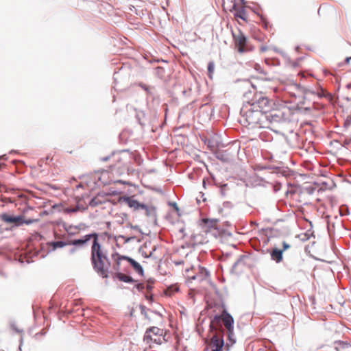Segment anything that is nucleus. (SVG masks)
<instances>
[{"instance_id": "31", "label": "nucleus", "mask_w": 351, "mask_h": 351, "mask_svg": "<svg viewBox=\"0 0 351 351\" xmlns=\"http://www.w3.org/2000/svg\"><path fill=\"white\" fill-rule=\"evenodd\" d=\"M78 210H79L78 207L76 206V207L72 208H66V210L68 213H75V212H77Z\"/></svg>"}, {"instance_id": "9", "label": "nucleus", "mask_w": 351, "mask_h": 351, "mask_svg": "<svg viewBox=\"0 0 351 351\" xmlns=\"http://www.w3.org/2000/svg\"><path fill=\"white\" fill-rule=\"evenodd\" d=\"M0 219L12 226H19L22 224V215L14 216L9 213H2L0 215Z\"/></svg>"}, {"instance_id": "34", "label": "nucleus", "mask_w": 351, "mask_h": 351, "mask_svg": "<svg viewBox=\"0 0 351 351\" xmlns=\"http://www.w3.org/2000/svg\"><path fill=\"white\" fill-rule=\"evenodd\" d=\"M50 160L51 161L52 160V158L50 157V156H47L45 158V162L46 164H48V161Z\"/></svg>"}, {"instance_id": "15", "label": "nucleus", "mask_w": 351, "mask_h": 351, "mask_svg": "<svg viewBox=\"0 0 351 351\" xmlns=\"http://www.w3.org/2000/svg\"><path fill=\"white\" fill-rule=\"evenodd\" d=\"M283 250L274 248L270 253L271 258L276 263H280L282 261Z\"/></svg>"}, {"instance_id": "13", "label": "nucleus", "mask_w": 351, "mask_h": 351, "mask_svg": "<svg viewBox=\"0 0 351 351\" xmlns=\"http://www.w3.org/2000/svg\"><path fill=\"white\" fill-rule=\"evenodd\" d=\"M112 259L114 262L113 263V269L119 271L121 269V263L122 261H127L128 256H121L117 252H114L112 254Z\"/></svg>"}, {"instance_id": "6", "label": "nucleus", "mask_w": 351, "mask_h": 351, "mask_svg": "<svg viewBox=\"0 0 351 351\" xmlns=\"http://www.w3.org/2000/svg\"><path fill=\"white\" fill-rule=\"evenodd\" d=\"M143 339L150 346L152 343L161 344L164 340L163 330L158 327H151L146 330Z\"/></svg>"}, {"instance_id": "16", "label": "nucleus", "mask_w": 351, "mask_h": 351, "mask_svg": "<svg viewBox=\"0 0 351 351\" xmlns=\"http://www.w3.org/2000/svg\"><path fill=\"white\" fill-rule=\"evenodd\" d=\"M311 93L316 95L319 98L325 97L328 100H330L332 98L331 95L326 93L322 88H317L315 90H311Z\"/></svg>"}, {"instance_id": "1", "label": "nucleus", "mask_w": 351, "mask_h": 351, "mask_svg": "<svg viewBox=\"0 0 351 351\" xmlns=\"http://www.w3.org/2000/svg\"><path fill=\"white\" fill-rule=\"evenodd\" d=\"M91 263L94 269L103 278L108 277V269L110 265L106 250L95 239L91 246Z\"/></svg>"}, {"instance_id": "11", "label": "nucleus", "mask_w": 351, "mask_h": 351, "mask_svg": "<svg viewBox=\"0 0 351 351\" xmlns=\"http://www.w3.org/2000/svg\"><path fill=\"white\" fill-rule=\"evenodd\" d=\"M119 202H124L128 205L129 207L138 210L139 208L149 210L148 206L145 204L139 203L137 200L134 199L133 197H120L119 198Z\"/></svg>"}, {"instance_id": "25", "label": "nucleus", "mask_w": 351, "mask_h": 351, "mask_svg": "<svg viewBox=\"0 0 351 351\" xmlns=\"http://www.w3.org/2000/svg\"><path fill=\"white\" fill-rule=\"evenodd\" d=\"M193 269V267L191 269L186 268L185 269V276L189 280H193L197 278V276L195 275H191V270Z\"/></svg>"}, {"instance_id": "10", "label": "nucleus", "mask_w": 351, "mask_h": 351, "mask_svg": "<svg viewBox=\"0 0 351 351\" xmlns=\"http://www.w3.org/2000/svg\"><path fill=\"white\" fill-rule=\"evenodd\" d=\"M95 239L98 240V234L96 233H92L84 235L81 239L71 240L68 243V244L82 247L86 245L90 240L93 241Z\"/></svg>"}, {"instance_id": "36", "label": "nucleus", "mask_w": 351, "mask_h": 351, "mask_svg": "<svg viewBox=\"0 0 351 351\" xmlns=\"http://www.w3.org/2000/svg\"><path fill=\"white\" fill-rule=\"evenodd\" d=\"M254 68L256 70L258 71L260 69V66L258 64H256Z\"/></svg>"}, {"instance_id": "18", "label": "nucleus", "mask_w": 351, "mask_h": 351, "mask_svg": "<svg viewBox=\"0 0 351 351\" xmlns=\"http://www.w3.org/2000/svg\"><path fill=\"white\" fill-rule=\"evenodd\" d=\"M116 278H117L120 281H123L125 282H132L134 281L132 277L127 276L125 274H123L120 272H117L115 274Z\"/></svg>"}, {"instance_id": "20", "label": "nucleus", "mask_w": 351, "mask_h": 351, "mask_svg": "<svg viewBox=\"0 0 351 351\" xmlns=\"http://www.w3.org/2000/svg\"><path fill=\"white\" fill-rule=\"evenodd\" d=\"M199 274H197V278H199L200 280H204L208 276V271L204 267H199Z\"/></svg>"}, {"instance_id": "33", "label": "nucleus", "mask_w": 351, "mask_h": 351, "mask_svg": "<svg viewBox=\"0 0 351 351\" xmlns=\"http://www.w3.org/2000/svg\"><path fill=\"white\" fill-rule=\"evenodd\" d=\"M350 61H351V56L346 58L345 63L346 64H349Z\"/></svg>"}, {"instance_id": "40", "label": "nucleus", "mask_w": 351, "mask_h": 351, "mask_svg": "<svg viewBox=\"0 0 351 351\" xmlns=\"http://www.w3.org/2000/svg\"><path fill=\"white\" fill-rule=\"evenodd\" d=\"M21 346H22V344H21V343H20V345H19V349H20V350L21 349Z\"/></svg>"}, {"instance_id": "17", "label": "nucleus", "mask_w": 351, "mask_h": 351, "mask_svg": "<svg viewBox=\"0 0 351 351\" xmlns=\"http://www.w3.org/2000/svg\"><path fill=\"white\" fill-rule=\"evenodd\" d=\"M127 261L130 263V265L133 267V268L135 269L136 271H137L138 274H143V269L141 265L133 260L132 258L128 256Z\"/></svg>"}, {"instance_id": "7", "label": "nucleus", "mask_w": 351, "mask_h": 351, "mask_svg": "<svg viewBox=\"0 0 351 351\" xmlns=\"http://www.w3.org/2000/svg\"><path fill=\"white\" fill-rule=\"evenodd\" d=\"M232 36L235 47L237 49L238 51L240 53L247 51L248 47L245 36L240 30H238L237 33H232Z\"/></svg>"}, {"instance_id": "21", "label": "nucleus", "mask_w": 351, "mask_h": 351, "mask_svg": "<svg viewBox=\"0 0 351 351\" xmlns=\"http://www.w3.org/2000/svg\"><path fill=\"white\" fill-rule=\"evenodd\" d=\"M234 16L236 18H239L245 21H246L247 19L246 12L244 9L237 10L234 14Z\"/></svg>"}, {"instance_id": "28", "label": "nucleus", "mask_w": 351, "mask_h": 351, "mask_svg": "<svg viewBox=\"0 0 351 351\" xmlns=\"http://www.w3.org/2000/svg\"><path fill=\"white\" fill-rule=\"evenodd\" d=\"M289 66L291 68L299 67L300 66V61L290 62Z\"/></svg>"}, {"instance_id": "14", "label": "nucleus", "mask_w": 351, "mask_h": 351, "mask_svg": "<svg viewBox=\"0 0 351 351\" xmlns=\"http://www.w3.org/2000/svg\"><path fill=\"white\" fill-rule=\"evenodd\" d=\"M36 215H31V217H29V210L23 209V223L29 224L35 221H38L39 220V217L40 216V212H35Z\"/></svg>"}, {"instance_id": "12", "label": "nucleus", "mask_w": 351, "mask_h": 351, "mask_svg": "<svg viewBox=\"0 0 351 351\" xmlns=\"http://www.w3.org/2000/svg\"><path fill=\"white\" fill-rule=\"evenodd\" d=\"M202 229L206 234L211 233L215 236L217 233V221L216 220L203 219Z\"/></svg>"}, {"instance_id": "22", "label": "nucleus", "mask_w": 351, "mask_h": 351, "mask_svg": "<svg viewBox=\"0 0 351 351\" xmlns=\"http://www.w3.org/2000/svg\"><path fill=\"white\" fill-rule=\"evenodd\" d=\"M337 348L338 351H351V345L348 343H339Z\"/></svg>"}, {"instance_id": "32", "label": "nucleus", "mask_w": 351, "mask_h": 351, "mask_svg": "<svg viewBox=\"0 0 351 351\" xmlns=\"http://www.w3.org/2000/svg\"><path fill=\"white\" fill-rule=\"evenodd\" d=\"M325 351H338L337 346L335 347H329Z\"/></svg>"}, {"instance_id": "37", "label": "nucleus", "mask_w": 351, "mask_h": 351, "mask_svg": "<svg viewBox=\"0 0 351 351\" xmlns=\"http://www.w3.org/2000/svg\"><path fill=\"white\" fill-rule=\"evenodd\" d=\"M43 162H44V160H43V159H41V160L38 162V163H39L40 166H42V163H43Z\"/></svg>"}, {"instance_id": "35", "label": "nucleus", "mask_w": 351, "mask_h": 351, "mask_svg": "<svg viewBox=\"0 0 351 351\" xmlns=\"http://www.w3.org/2000/svg\"><path fill=\"white\" fill-rule=\"evenodd\" d=\"M146 288H147V291H150L152 289V287L150 285H147Z\"/></svg>"}, {"instance_id": "27", "label": "nucleus", "mask_w": 351, "mask_h": 351, "mask_svg": "<svg viewBox=\"0 0 351 351\" xmlns=\"http://www.w3.org/2000/svg\"><path fill=\"white\" fill-rule=\"evenodd\" d=\"M149 210H146V209H144L145 210V213H146V215L147 216L152 215V213H155V208L154 207H148Z\"/></svg>"}, {"instance_id": "38", "label": "nucleus", "mask_w": 351, "mask_h": 351, "mask_svg": "<svg viewBox=\"0 0 351 351\" xmlns=\"http://www.w3.org/2000/svg\"><path fill=\"white\" fill-rule=\"evenodd\" d=\"M264 75H265V80H270V78L269 77L267 76V74L266 73H264Z\"/></svg>"}, {"instance_id": "4", "label": "nucleus", "mask_w": 351, "mask_h": 351, "mask_svg": "<svg viewBox=\"0 0 351 351\" xmlns=\"http://www.w3.org/2000/svg\"><path fill=\"white\" fill-rule=\"evenodd\" d=\"M249 106H252V109L258 110L263 113L269 114L270 117L273 116L271 114L273 108V101L261 93L254 95V101Z\"/></svg>"}, {"instance_id": "8", "label": "nucleus", "mask_w": 351, "mask_h": 351, "mask_svg": "<svg viewBox=\"0 0 351 351\" xmlns=\"http://www.w3.org/2000/svg\"><path fill=\"white\" fill-rule=\"evenodd\" d=\"M108 160L112 162V165H110L112 170L117 169L119 172L125 169L124 160L122 158L120 154H112L109 157L103 158V160Z\"/></svg>"}, {"instance_id": "3", "label": "nucleus", "mask_w": 351, "mask_h": 351, "mask_svg": "<svg viewBox=\"0 0 351 351\" xmlns=\"http://www.w3.org/2000/svg\"><path fill=\"white\" fill-rule=\"evenodd\" d=\"M221 324H223L226 330L228 339L230 344H234L236 342L234 334V319L225 309L223 310L219 315H215L213 317L210 323V328L214 326L221 327Z\"/></svg>"}, {"instance_id": "5", "label": "nucleus", "mask_w": 351, "mask_h": 351, "mask_svg": "<svg viewBox=\"0 0 351 351\" xmlns=\"http://www.w3.org/2000/svg\"><path fill=\"white\" fill-rule=\"evenodd\" d=\"M223 330L219 329L215 334L206 341L204 351H223L224 341L223 338Z\"/></svg>"}, {"instance_id": "29", "label": "nucleus", "mask_w": 351, "mask_h": 351, "mask_svg": "<svg viewBox=\"0 0 351 351\" xmlns=\"http://www.w3.org/2000/svg\"><path fill=\"white\" fill-rule=\"evenodd\" d=\"M289 248H290V245L289 243H287V242L284 241L282 243V249L281 250H283V252H284V251L288 250Z\"/></svg>"}, {"instance_id": "2", "label": "nucleus", "mask_w": 351, "mask_h": 351, "mask_svg": "<svg viewBox=\"0 0 351 351\" xmlns=\"http://www.w3.org/2000/svg\"><path fill=\"white\" fill-rule=\"evenodd\" d=\"M244 123L252 128H269L271 120L269 114L263 113L258 110L252 109L250 106H245L243 110Z\"/></svg>"}, {"instance_id": "19", "label": "nucleus", "mask_w": 351, "mask_h": 351, "mask_svg": "<svg viewBox=\"0 0 351 351\" xmlns=\"http://www.w3.org/2000/svg\"><path fill=\"white\" fill-rule=\"evenodd\" d=\"M105 201L102 196H96L91 199L89 204L90 206L95 207L98 205L102 204Z\"/></svg>"}, {"instance_id": "39", "label": "nucleus", "mask_w": 351, "mask_h": 351, "mask_svg": "<svg viewBox=\"0 0 351 351\" xmlns=\"http://www.w3.org/2000/svg\"><path fill=\"white\" fill-rule=\"evenodd\" d=\"M252 86H253L255 89H257V88H257V86H255V85H254V84H252Z\"/></svg>"}, {"instance_id": "30", "label": "nucleus", "mask_w": 351, "mask_h": 351, "mask_svg": "<svg viewBox=\"0 0 351 351\" xmlns=\"http://www.w3.org/2000/svg\"><path fill=\"white\" fill-rule=\"evenodd\" d=\"M136 287L139 291H143L145 289V285L143 283H139L136 285Z\"/></svg>"}, {"instance_id": "26", "label": "nucleus", "mask_w": 351, "mask_h": 351, "mask_svg": "<svg viewBox=\"0 0 351 351\" xmlns=\"http://www.w3.org/2000/svg\"><path fill=\"white\" fill-rule=\"evenodd\" d=\"M23 204L25 203L27 205V207L30 208L31 206H32V202H31L32 200L31 199H29V198H27L24 193L23 195Z\"/></svg>"}, {"instance_id": "24", "label": "nucleus", "mask_w": 351, "mask_h": 351, "mask_svg": "<svg viewBox=\"0 0 351 351\" xmlns=\"http://www.w3.org/2000/svg\"><path fill=\"white\" fill-rule=\"evenodd\" d=\"M215 71V64L213 62H210L208 64V77L211 79Z\"/></svg>"}, {"instance_id": "41", "label": "nucleus", "mask_w": 351, "mask_h": 351, "mask_svg": "<svg viewBox=\"0 0 351 351\" xmlns=\"http://www.w3.org/2000/svg\"><path fill=\"white\" fill-rule=\"evenodd\" d=\"M298 75H302L303 76V73H302L301 72H299Z\"/></svg>"}, {"instance_id": "23", "label": "nucleus", "mask_w": 351, "mask_h": 351, "mask_svg": "<svg viewBox=\"0 0 351 351\" xmlns=\"http://www.w3.org/2000/svg\"><path fill=\"white\" fill-rule=\"evenodd\" d=\"M51 245L53 247V249L56 250V248L63 247L69 244H68V243H66L64 241H55V242H52Z\"/></svg>"}]
</instances>
